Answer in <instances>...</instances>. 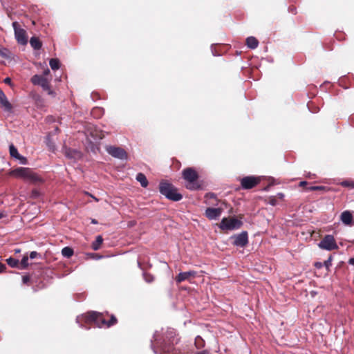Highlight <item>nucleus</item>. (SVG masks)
Masks as SVG:
<instances>
[{"mask_svg": "<svg viewBox=\"0 0 354 354\" xmlns=\"http://www.w3.org/2000/svg\"><path fill=\"white\" fill-rule=\"evenodd\" d=\"M176 335L174 328H168L164 336L159 331H156L151 340V348L155 354L168 353L172 350L174 340H171Z\"/></svg>", "mask_w": 354, "mask_h": 354, "instance_id": "obj_1", "label": "nucleus"}, {"mask_svg": "<svg viewBox=\"0 0 354 354\" xmlns=\"http://www.w3.org/2000/svg\"><path fill=\"white\" fill-rule=\"evenodd\" d=\"M76 322L80 324L81 328H84L83 325V322L86 324H91L92 323L95 324L97 327L101 328L103 326L110 327L114 325L117 319L116 318L112 315L109 321H106V319L103 317V315L102 313H99L95 311L89 312L86 314L81 315L80 316H77L76 318ZM86 329L90 328V326H85Z\"/></svg>", "mask_w": 354, "mask_h": 354, "instance_id": "obj_2", "label": "nucleus"}, {"mask_svg": "<svg viewBox=\"0 0 354 354\" xmlns=\"http://www.w3.org/2000/svg\"><path fill=\"white\" fill-rule=\"evenodd\" d=\"M159 191L161 194L164 195L167 199L173 201H179L183 198L182 194L177 192L171 183L162 181L160 183Z\"/></svg>", "mask_w": 354, "mask_h": 354, "instance_id": "obj_3", "label": "nucleus"}, {"mask_svg": "<svg viewBox=\"0 0 354 354\" xmlns=\"http://www.w3.org/2000/svg\"><path fill=\"white\" fill-rule=\"evenodd\" d=\"M183 177L186 181L185 187L189 190H196L200 188V185L197 182L198 178L197 172L191 167L185 169L183 172Z\"/></svg>", "mask_w": 354, "mask_h": 354, "instance_id": "obj_4", "label": "nucleus"}, {"mask_svg": "<svg viewBox=\"0 0 354 354\" xmlns=\"http://www.w3.org/2000/svg\"><path fill=\"white\" fill-rule=\"evenodd\" d=\"M11 174L30 183L41 181V178L28 167H19L11 171Z\"/></svg>", "mask_w": 354, "mask_h": 354, "instance_id": "obj_5", "label": "nucleus"}, {"mask_svg": "<svg viewBox=\"0 0 354 354\" xmlns=\"http://www.w3.org/2000/svg\"><path fill=\"white\" fill-rule=\"evenodd\" d=\"M31 82L34 85L40 86L42 89L48 93L49 95L55 97V92L50 89V81L45 77L35 75L31 77Z\"/></svg>", "mask_w": 354, "mask_h": 354, "instance_id": "obj_6", "label": "nucleus"}, {"mask_svg": "<svg viewBox=\"0 0 354 354\" xmlns=\"http://www.w3.org/2000/svg\"><path fill=\"white\" fill-rule=\"evenodd\" d=\"M242 225L243 222L236 218H223L219 224V227L222 230H234L239 229Z\"/></svg>", "mask_w": 354, "mask_h": 354, "instance_id": "obj_7", "label": "nucleus"}, {"mask_svg": "<svg viewBox=\"0 0 354 354\" xmlns=\"http://www.w3.org/2000/svg\"><path fill=\"white\" fill-rule=\"evenodd\" d=\"M12 27L15 31V37L17 42L21 45L27 44L28 37L26 31L21 28L17 21L12 23Z\"/></svg>", "mask_w": 354, "mask_h": 354, "instance_id": "obj_8", "label": "nucleus"}, {"mask_svg": "<svg viewBox=\"0 0 354 354\" xmlns=\"http://www.w3.org/2000/svg\"><path fill=\"white\" fill-rule=\"evenodd\" d=\"M106 151L111 156L120 160H126L127 158V153L124 149L121 147L115 146H108L106 147Z\"/></svg>", "mask_w": 354, "mask_h": 354, "instance_id": "obj_9", "label": "nucleus"}, {"mask_svg": "<svg viewBox=\"0 0 354 354\" xmlns=\"http://www.w3.org/2000/svg\"><path fill=\"white\" fill-rule=\"evenodd\" d=\"M319 248L326 250H333L337 249V245L335 243V239L332 235H326L319 243Z\"/></svg>", "mask_w": 354, "mask_h": 354, "instance_id": "obj_10", "label": "nucleus"}, {"mask_svg": "<svg viewBox=\"0 0 354 354\" xmlns=\"http://www.w3.org/2000/svg\"><path fill=\"white\" fill-rule=\"evenodd\" d=\"M259 181L260 180L257 177L252 176H246L241 180V185L243 189H250L255 187L259 183Z\"/></svg>", "mask_w": 354, "mask_h": 354, "instance_id": "obj_11", "label": "nucleus"}, {"mask_svg": "<svg viewBox=\"0 0 354 354\" xmlns=\"http://www.w3.org/2000/svg\"><path fill=\"white\" fill-rule=\"evenodd\" d=\"M232 239H234V245L237 247H244L248 243V236L247 232L245 231L233 236Z\"/></svg>", "mask_w": 354, "mask_h": 354, "instance_id": "obj_12", "label": "nucleus"}, {"mask_svg": "<svg viewBox=\"0 0 354 354\" xmlns=\"http://www.w3.org/2000/svg\"><path fill=\"white\" fill-rule=\"evenodd\" d=\"M223 212V209L221 207H207L205 209V215L209 220H216L220 217Z\"/></svg>", "mask_w": 354, "mask_h": 354, "instance_id": "obj_13", "label": "nucleus"}, {"mask_svg": "<svg viewBox=\"0 0 354 354\" xmlns=\"http://www.w3.org/2000/svg\"><path fill=\"white\" fill-rule=\"evenodd\" d=\"M196 275V272L193 270L180 272L178 276L176 277V281L180 283L184 281L189 280L191 277H194Z\"/></svg>", "mask_w": 354, "mask_h": 354, "instance_id": "obj_14", "label": "nucleus"}, {"mask_svg": "<svg viewBox=\"0 0 354 354\" xmlns=\"http://www.w3.org/2000/svg\"><path fill=\"white\" fill-rule=\"evenodd\" d=\"M340 219L342 222L346 225L352 226L354 225V221H353V214L350 211H344L341 214Z\"/></svg>", "mask_w": 354, "mask_h": 354, "instance_id": "obj_15", "label": "nucleus"}, {"mask_svg": "<svg viewBox=\"0 0 354 354\" xmlns=\"http://www.w3.org/2000/svg\"><path fill=\"white\" fill-rule=\"evenodd\" d=\"M0 104L5 111H11L12 109L11 104L1 89H0Z\"/></svg>", "mask_w": 354, "mask_h": 354, "instance_id": "obj_16", "label": "nucleus"}, {"mask_svg": "<svg viewBox=\"0 0 354 354\" xmlns=\"http://www.w3.org/2000/svg\"><path fill=\"white\" fill-rule=\"evenodd\" d=\"M246 45L250 49H255L258 47L259 41L254 37L250 36L246 39Z\"/></svg>", "mask_w": 354, "mask_h": 354, "instance_id": "obj_17", "label": "nucleus"}, {"mask_svg": "<svg viewBox=\"0 0 354 354\" xmlns=\"http://www.w3.org/2000/svg\"><path fill=\"white\" fill-rule=\"evenodd\" d=\"M30 44L31 47L35 50H39L41 48L42 44L36 37H32L30 39Z\"/></svg>", "mask_w": 354, "mask_h": 354, "instance_id": "obj_18", "label": "nucleus"}, {"mask_svg": "<svg viewBox=\"0 0 354 354\" xmlns=\"http://www.w3.org/2000/svg\"><path fill=\"white\" fill-rule=\"evenodd\" d=\"M136 180L138 181L142 187H147L148 185V180L145 175L142 173H138L136 175Z\"/></svg>", "mask_w": 354, "mask_h": 354, "instance_id": "obj_19", "label": "nucleus"}, {"mask_svg": "<svg viewBox=\"0 0 354 354\" xmlns=\"http://www.w3.org/2000/svg\"><path fill=\"white\" fill-rule=\"evenodd\" d=\"M103 242V239L101 235L97 236L95 241L92 243L91 247L93 250H98L101 244Z\"/></svg>", "mask_w": 354, "mask_h": 354, "instance_id": "obj_20", "label": "nucleus"}, {"mask_svg": "<svg viewBox=\"0 0 354 354\" xmlns=\"http://www.w3.org/2000/svg\"><path fill=\"white\" fill-rule=\"evenodd\" d=\"M104 114V110L100 107H95L92 109L91 115L95 118H100Z\"/></svg>", "mask_w": 354, "mask_h": 354, "instance_id": "obj_21", "label": "nucleus"}, {"mask_svg": "<svg viewBox=\"0 0 354 354\" xmlns=\"http://www.w3.org/2000/svg\"><path fill=\"white\" fill-rule=\"evenodd\" d=\"M62 254L64 257H67V258H69L73 256V250L72 248H69V247H64L62 250Z\"/></svg>", "mask_w": 354, "mask_h": 354, "instance_id": "obj_22", "label": "nucleus"}, {"mask_svg": "<svg viewBox=\"0 0 354 354\" xmlns=\"http://www.w3.org/2000/svg\"><path fill=\"white\" fill-rule=\"evenodd\" d=\"M9 151L10 156L15 159L20 155L17 149L12 144L9 147Z\"/></svg>", "mask_w": 354, "mask_h": 354, "instance_id": "obj_23", "label": "nucleus"}, {"mask_svg": "<svg viewBox=\"0 0 354 354\" xmlns=\"http://www.w3.org/2000/svg\"><path fill=\"white\" fill-rule=\"evenodd\" d=\"M49 65L52 70H57L59 68V62L57 59H50Z\"/></svg>", "mask_w": 354, "mask_h": 354, "instance_id": "obj_24", "label": "nucleus"}, {"mask_svg": "<svg viewBox=\"0 0 354 354\" xmlns=\"http://www.w3.org/2000/svg\"><path fill=\"white\" fill-rule=\"evenodd\" d=\"M7 263L12 268H16L19 266V261L15 258L10 257L7 260Z\"/></svg>", "mask_w": 354, "mask_h": 354, "instance_id": "obj_25", "label": "nucleus"}, {"mask_svg": "<svg viewBox=\"0 0 354 354\" xmlns=\"http://www.w3.org/2000/svg\"><path fill=\"white\" fill-rule=\"evenodd\" d=\"M28 257L27 256H24L22 258L21 262L19 263V268L21 269H24V268H27L28 266Z\"/></svg>", "mask_w": 354, "mask_h": 354, "instance_id": "obj_26", "label": "nucleus"}, {"mask_svg": "<svg viewBox=\"0 0 354 354\" xmlns=\"http://www.w3.org/2000/svg\"><path fill=\"white\" fill-rule=\"evenodd\" d=\"M143 278L147 283H151L154 281V277L147 272H143Z\"/></svg>", "mask_w": 354, "mask_h": 354, "instance_id": "obj_27", "label": "nucleus"}, {"mask_svg": "<svg viewBox=\"0 0 354 354\" xmlns=\"http://www.w3.org/2000/svg\"><path fill=\"white\" fill-rule=\"evenodd\" d=\"M0 56L3 58H9L10 52L6 48H0Z\"/></svg>", "mask_w": 354, "mask_h": 354, "instance_id": "obj_28", "label": "nucleus"}, {"mask_svg": "<svg viewBox=\"0 0 354 354\" xmlns=\"http://www.w3.org/2000/svg\"><path fill=\"white\" fill-rule=\"evenodd\" d=\"M341 185L346 187H354V181L352 180H344L341 183Z\"/></svg>", "mask_w": 354, "mask_h": 354, "instance_id": "obj_29", "label": "nucleus"}, {"mask_svg": "<svg viewBox=\"0 0 354 354\" xmlns=\"http://www.w3.org/2000/svg\"><path fill=\"white\" fill-rule=\"evenodd\" d=\"M195 344L198 348L203 346V339L200 336L196 337L195 339Z\"/></svg>", "mask_w": 354, "mask_h": 354, "instance_id": "obj_30", "label": "nucleus"}, {"mask_svg": "<svg viewBox=\"0 0 354 354\" xmlns=\"http://www.w3.org/2000/svg\"><path fill=\"white\" fill-rule=\"evenodd\" d=\"M17 160H19V162L22 165H26L27 164V159L26 157L19 155L17 158Z\"/></svg>", "mask_w": 354, "mask_h": 354, "instance_id": "obj_31", "label": "nucleus"}, {"mask_svg": "<svg viewBox=\"0 0 354 354\" xmlns=\"http://www.w3.org/2000/svg\"><path fill=\"white\" fill-rule=\"evenodd\" d=\"M46 140H47V145H48L49 149L50 150H52V151H54L55 150V145L50 142L49 136L47 137Z\"/></svg>", "mask_w": 354, "mask_h": 354, "instance_id": "obj_32", "label": "nucleus"}, {"mask_svg": "<svg viewBox=\"0 0 354 354\" xmlns=\"http://www.w3.org/2000/svg\"><path fill=\"white\" fill-rule=\"evenodd\" d=\"M38 255H39V254L36 251H32L30 253V258L31 259H33L36 258Z\"/></svg>", "mask_w": 354, "mask_h": 354, "instance_id": "obj_33", "label": "nucleus"}, {"mask_svg": "<svg viewBox=\"0 0 354 354\" xmlns=\"http://www.w3.org/2000/svg\"><path fill=\"white\" fill-rule=\"evenodd\" d=\"M211 49H212V55L214 56H219L220 54L217 53L214 50V45H212L211 46Z\"/></svg>", "mask_w": 354, "mask_h": 354, "instance_id": "obj_34", "label": "nucleus"}, {"mask_svg": "<svg viewBox=\"0 0 354 354\" xmlns=\"http://www.w3.org/2000/svg\"><path fill=\"white\" fill-rule=\"evenodd\" d=\"M6 268L4 264L0 263V273L3 272Z\"/></svg>", "mask_w": 354, "mask_h": 354, "instance_id": "obj_35", "label": "nucleus"}, {"mask_svg": "<svg viewBox=\"0 0 354 354\" xmlns=\"http://www.w3.org/2000/svg\"><path fill=\"white\" fill-rule=\"evenodd\" d=\"M3 82L6 83V84H11V79L10 77H6L4 79Z\"/></svg>", "mask_w": 354, "mask_h": 354, "instance_id": "obj_36", "label": "nucleus"}, {"mask_svg": "<svg viewBox=\"0 0 354 354\" xmlns=\"http://www.w3.org/2000/svg\"><path fill=\"white\" fill-rule=\"evenodd\" d=\"M22 280L24 283H26L29 281V277L28 276H24Z\"/></svg>", "mask_w": 354, "mask_h": 354, "instance_id": "obj_37", "label": "nucleus"}, {"mask_svg": "<svg viewBox=\"0 0 354 354\" xmlns=\"http://www.w3.org/2000/svg\"><path fill=\"white\" fill-rule=\"evenodd\" d=\"M50 73V70L46 68L44 71V75H48Z\"/></svg>", "mask_w": 354, "mask_h": 354, "instance_id": "obj_38", "label": "nucleus"}, {"mask_svg": "<svg viewBox=\"0 0 354 354\" xmlns=\"http://www.w3.org/2000/svg\"><path fill=\"white\" fill-rule=\"evenodd\" d=\"M330 261H331V257H330L328 261H325L326 266L328 267L329 265H330Z\"/></svg>", "mask_w": 354, "mask_h": 354, "instance_id": "obj_39", "label": "nucleus"}, {"mask_svg": "<svg viewBox=\"0 0 354 354\" xmlns=\"http://www.w3.org/2000/svg\"><path fill=\"white\" fill-rule=\"evenodd\" d=\"M349 264L354 265V258H351L348 261Z\"/></svg>", "mask_w": 354, "mask_h": 354, "instance_id": "obj_40", "label": "nucleus"}, {"mask_svg": "<svg viewBox=\"0 0 354 354\" xmlns=\"http://www.w3.org/2000/svg\"><path fill=\"white\" fill-rule=\"evenodd\" d=\"M270 203L272 205H276V200H275V199H272V200H270Z\"/></svg>", "mask_w": 354, "mask_h": 354, "instance_id": "obj_41", "label": "nucleus"}, {"mask_svg": "<svg viewBox=\"0 0 354 354\" xmlns=\"http://www.w3.org/2000/svg\"><path fill=\"white\" fill-rule=\"evenodd\" d=\"M277 196L279 198H283L284 197V194L283 193H278Z\"/></svg>", "mask_w": 354, "mask_h": 354, "instance_id": "obj_42", "label": "nucleus"}, {"mask_svg": "<svg viewBox=\"0 0 354 354\" xmlns=\"http://www.w3.org/2000/svg\"><path fill=\"white\" fill-rule=\"evenodd\" d=\"M197 354H209V352L207 351H202L201 352H198Z\"/></svg>", "mask_w": 354, "mask_h": 354, "instance_id": "obj_43", "label": "nucleus"}, {"mask_svg": "<svg viewBox=\"0 0 354 354\" xmlns=\"http://www.w3.org/2000/svg\"><path fill=\"white\" fill-rule=\"evenodd\" d=\"M322 189V187H313V189Z\"/></svg>", "mask_w": 354, "mask_h": 354, "instance_id": "obj_44", "label": "nucleus"}, {"mask_svg": "<svg viewBox=\"0 0 354 354\" xmlns=\"http://www.w3.org/2000/svg\"><path fill=\"white\" fill-rule=\"evenodd\" d=\"M4 216V214L3 212H0V219Z\"/></svg>", "mask_w": 354, "mask_h": 354, "instance_id": "obj_45", "label": "nucleus"}, {"mask_svg": "<svg viewBox=\"0 0 354 354\" xmlns=\"http://www.w3.org/2000/svg\"><path fill=\"white\" fill-rule=\"evenodd\" d=\"M305 184H306V181H302V182L300 183L301 185H305Z\"/></svg>", "mask_w": 354, "mask_h": 354, "instance_id": "obj_46", "label": "nucleus"}, {"mask_svg": "<svg viewBox=\"0 0 354 354\" xmlns=\"http://www.w3.org/2000/svg\"><path fill=\"white\" fill-rule=\"evenodd\" d=\"M92 223H93V224H96V223H97V221H96L95 219H93V220H92Z\"/></svg>", "mask_w": 354, "mask_h": 354, "instance_id": "obj_47", "label": "nucleus"}, {"mask_svg": "<svg viewBox=\"0 0 354 354\" xmlns=\"http://www.w3.org/2000/svg\"><path fill=\"white\" fill-rule=\"evenodd\" d=\"M92 196V197L94 198V200H95L96 201H98V199H97V198H96L95 197H94V196Z\"/></svg>", "mask_w": 354, "mask_h": 354, "instance_id": "obj_48", "label": "nucleus"}]
</instances>
